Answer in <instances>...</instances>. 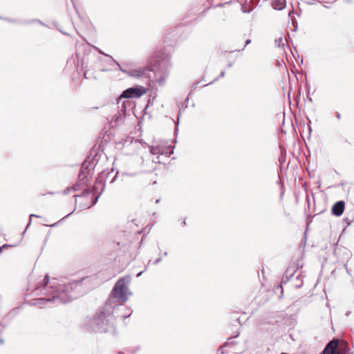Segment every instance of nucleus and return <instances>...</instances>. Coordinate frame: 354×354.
Returning <instances> with one entry per match:
<instances>
[{
	"mask_svg": "<svg viewBox=\"0 0 354 354\" xmlns=\"http://www.w3.org/2000/svg\"><path fill=\"white\" fill-rule=\"evenodd\" d=\"M251 43V39H248L245 41V46H246L247 45L250 44Z\"/></svg>",
	"mask_w": 354,
	"mask_h": 354,
	"instance_id": "15",
	"label": "nucleus"
},
{
	"mask_svg": "<svg viewBox=\"0 0 354 354\" xmlns=\"http://www.w3.org/2000/svg\"><path fill=\"white\" fill-rule=\"evenodd\" d=\"M44 298L35 299L32 304L42 306L48 305L49 307L66 304L72 301L77 295L76 289L81 286L80 281H72L59 282L57 279L49 281L48 275L44 279Z\"/></svg>",
	"mask_w": 354,
	"mask_h": 354,
	"instance_id": "1",
	"label": "nucleus"
},
{
	"mask_svg": "<svg viewBox=\"0 0 354 354\" xmlns=\"http://www.w3.org/2000/svg\"><path fill=\"white\" fill-rule=\"evenodd\" d=\"M94 175V165L91 162L85 161L82 165L78 177H92Z\"/></svg>",
	"mask_w": 354,
	"mask_h": 354,
	"instance_id": "9",
	"label": "nucleus"
},
{
	"mask_svg": "<svg viewBox=\"0 0 354 354\" xmlns=\"http://www.w3.org/2000/svg\"><path fill=\"white\" fill-rule=\"evenodd\" d=\"M336 117L338 120H339L341 118V115H340L339 113H338V112L336 113Z\"/></svg>",
	"mask_w": 354,
	"mask_h": 354,
	"instance_id": "16",
	"label": "nucleus"
},
{
	"mask_svg": "<svg viewBox=\"0 0 354 354\" xmlns=\"http://www.w3.org/2000/svg\"><path fill=\"white\" fill-rule=\"evenodd\" d=\"M301 286V284H298L296 286L297 288H300Z\"/></svg>",
	"mask_w": 354,
	"mask_h": 354,
	"instance_id": "23",
	"label": "nucleus"
},
{
	"mask_svg": "<svg viewBox=\"0 0 354 354\" xmlns=\"http://www.w3.org/2000/svg\"><path fill=\"white\" fill-rule=\"evenodd\" d=\"M142 272H139L138 274H137V277H140L141 274H142Z\"/></svg>",
	"mask_w": 354,
	"mask_h": 354,
	"instance_id": "22",
	"label": "nucleus"
},
{
	"mask_svg": "<svg viewBox=\"0 0 354 354\" xmlns=\"http://www.w3.org/2000/svg\"><path fill=\"white\" fill-rule=\"evenodd\" d=\"M344 205L345 203L342 201L335 203L332 208L333 214L337 216H341L344 212Z\"/></svg>",
	"mask_w": 354,
	"mask_h": 354,
	"instance_id": "10",
	"label": "nucleus"
},
{
	"mask_svg": "<svg viewBox=\"0 0 354 354\" xmlns=\"http://www.w3.org/2000/svg\"><path fill=\"white\" fill-rule=\"evenodd\" d=\"M338 344L339 341L337 339L331 340L326 344L325 348L321 354H342L344 352H348L349 353V351L346 348L342 350L339 349L337 352H335V351L337 348Z\"/></svg>",
	"mask_w": 354,
	"mask_h": 354,
	"instance_id": "8",
	"label": "nucleus"
},
{
	"mask_svg": "<svg viewBox=\"0 0 354 354\" xmlns=\"http://www.w3.org/2000/svg\"><path fill=\"white\" fill-rule=\"evenodd\" d=\"M159 201H160V199H158V200H156V203H159Z\"/></svg>",
	"mask_w": 354,
	"mask_h": 354,
	"instance_id": "26",
	"label": "nucleus"
},
{
	"mask_svg": "<svg viewBox=\"0 0 354 354\" xmlns=\"http://www.w3.org/2000/svg\"><path fill=\"white\" fill-rule=\"evenodd\" d=\"M225 75V72L224 71H222L220 76L221 77H223Z\"/></svg>",
	"mask_w": 354,
	"mask_h": 354,
	"instance_id": "20",
	"label": "nucleus"
},
{
	"mask_svg": "<svg viewBox=\"0 0 354 354\" xmlns=\"http://www.w3.org/2000/svg\"><path fill=\"white\" fill-rule=\"evenodd\" d=\"M130 315H131V313H130V314H129L128 315H123V316H122V318H123V319H125V318H127V317H129V316H130Z\"/></svg>",
	"mask_w": 354,
	"mask_h": 354,
	"instance_id": "18",
	"label": "nucleus"
},
{
	"mask_svg": "<svg viewBox=\"0 0 354 354\" xmlns=\"http://www.w3.org/2000/svg\"><path fill=\"white\" fill-rule=\"evenodd\" d=\"M118 171L115 173V174L113 176L114 178H116L117 177V174H118Z\"/></svg>",
	"mask_w": 354,
	"mask_h": 354,
	"instance_id": "24",
	"label": "nucleus"
},
{
	"mask_svg": "<svg viewBox=\"0 0 354 354\" xmlns=\"http://www.w3.org/2000/svg\"><path fill=\"white\" fill-rule=\"evenodd\" d=\"M147 88L142 86L129 88L124 90L120 95L118 101L121 100L122 98L140 97L147 93Z\"/></svg>",
	"mask_w": 354,
	"mask_h": 354,
	"instance_id": "6",
	"label": "nucleus"
},
{
	"mask_svg": "<svg viewBox=\"0 0 354 354\" xmlns=\"http://www.w3.org/2000/svg\"><path fill=\"white\" fill-rule=\"evenodd\" d=\"M286 0H273L272 6L274 10H281L286 6Z\"/></svg>",
	"mask_w": 354,
	"mask_h": 354,
	"instance_id": "11",
	"label": "nucleus"
},
{
	"mask_svg": "<svg viewBox=\"0 0 354 354\" xmlns=\"http://www.w3.org/2000/svg\"><path fill=\"white\" fill-rule=\"evenodd\" d=\"M33 216L39 217L37 215H35V214H31V215L30 216V219H31V218H32V217H33Z\"/></svg>",
	"mask_w": 354,
	"mask_h": 354,
	"instance_id": "19",
	"label": "nucleus"
},
{
	"mask_svg": "<svg viewBox=\"0 0 354 354\" xmlns=\"http://www.w3.org/2000/svg\"><path fill=\"white\" fill-rule=\"evenodd\" d=\"M346 315L348 316L349 315V313H346Z\"/></svg>",
	"mask_w": 354,
	"mask_h": 354,
	"instance_id": "27",
	"label": "nucleus"
},
{
	"mask_svg": "<svg viewBox=\"0 0 354 354\" xmlns=\"http://www.w3.org/2000/svg\"><path fill=\"white\" fill-rule=\"evenodd\" d=\"M227 346V344L226 345H224L223 346L219 348V351H221V353H225V348Z\"/></svg>",
	"mask_w": 354,
	"mask_h": 354,
	"instance_id": "14",
	"label": "nucleus"
},
{
	"mask_svg": "<svg viewBox=\"0 0 354 354\" xmlns=\"http://www.w3.org/2000/svg\"><path fill=\"white\" fill-rule=\"evenodd\" d=\"M114 311L113 309L106 310L104 306L99 314L86 322L85 324L86 330L94 333H106L113 330L115 317L113 315Z\"/></svg>",
	"mask_w": 354,
	"mask_h": 354,
	"instance_id": "4",
	"label": "nucleus"
},
{
	"mask_svg": "<svg viewBox=\"0 0 354 354\" xmlns=\"http://www.w3.org/2000/svg\"><path fill=\"white\" fill-rule=\"evenodd\" d=\"M124 115V112L122 113L118 112L117 114L114 115L110 121L112 127L116 126L118 122H121L123 120Z\"/></svg>",
	"mask_w": 354,
	"mask_h": 354,
	"instance_id": "12",
	"label": "nucleus"
},
{
	"mask_svg": "<svg viewBox=\"0 0 354 354\" xmlns=\"http://www.w3.org/2000/svg\"><path fill=\"white\" fill-rule=\"evenodd\" d=\"M131 278L129 276L118 280L105 304L106 310L109 311L111 309L115 310L127 301L129 296L131 295L128 287Z\"/></svg>",
	"mask_w": 354,
	"mask_h": 354,
	"instance_id": "3",
	"label": "nucleus"
},
{
	"mask_svg": "<svg viewBox=\"0 0 354 354\" xmlns=\"http://www.w3.org/2000/svg\"><path fill=\"white\" fill-rule=\"evenodd\" d=\"M160 258H158V259H156V261H154V263H155V264H157V263H158V262H160Z\"/></svg>",
	"mask_w": 354,
	"mask_h": 354,
	"instance_id": "17",
	"label": "nucleus"
},
{
	"mask_svg": "<svg viewBox=\"0 0 354 354\" xmlns=\"http://www.w3.org/2000/svg\"><path fill=\"white\" fill-rule=\"evenodd\" d=\"M275 44L277 46H281L284 45L283 39L282 37H279L275 39Z\"/></svg>",
	"mask_w": 354,
	"mask_h": 354,
	"instance_id": "13",
	"label": "nucleus"
},
{
	"mask_svg": "<svg viewBox=\"0 0 354 354\" xmlns=\"http://www.w3.org/2000/svg\"><path fill=\"white\" fill-rule=\"evenodd\" d=\"M104 189V182L103 178H78L77 183L71 188H67L64 190L66 194L71 189L73 191L83 190L84 194H93L95 196L92 205L96 203L98 198L102 193Z\"/></svg>",
	"mask_w": 354,
	"mask_h": 354,
	"instance_id": "5",
	"label": "nucleus"
},
{
	"mask_svg": "<svg viewBox=\"0 0 354 354\" xmlns=\"http://www.w3.org/2000/svg\"><path fill=\"white\" fill-rule=\"evenodd\" d=\"M150 151L154 155H165L166 156H169L174 152L173 149H169L166 142H160L155 146L151 147Z\"/></svg>",
	"mask_w": 354,
	"mask_h": 354,
	"instance_id": "7",
	"label": "nucleus"
},
{
	"mask_svg": "<svg viewBox=\"0 0 354 354\" xmlns=\"http://www.w3.org/2000/svg\"><path fill=\"white\" fill-rule=\"evenodd\" d=\"M252 10H243V12H250Z\"/></svg>",
	"mask_w": 354,
	"mask_h": 354,
	"instance_id": "21",
	"label": "nucleus"
},
{
	"mask_svg": "<svg viewBox=\"0 0 354 354\" xmlns=\"http://www.w3.org/2000/svg\"><path fill=\"white\" fill-rule=\"evenodd\" d=\"M1 250H2V248H1V247H0V252H1Z\"/></svg>",
	"mask_w": 354,
	"mask_h": 354,
	"instance_id": "28",
	"label": "nucleus"
},
{
	"mask_svg": "<svg viewBox=\"0 0 354 354\" xmlns=\"http://www.w3.org/2000/svg\"><path fill=\"white\" fill-rule=\"evenodd\" d=\"M278 183H280V184H281V183H282V182H281V178H279V182H278Z\"/></svg>",
	"mask_w": 354,
	"mask_h": 354,
	"instance_id": "25",
	"label": "nucleus"
},
{
	"mask_svg": "<svg viewBox=\"0 0 354 354\" xmlns=\"http://www.w3.org/2000/svg\"><path fill=\"white\" fill-rule=\"evenodd\" d=\"M104 55L107 57V62L109 65H117L120 71L127 73L131 77L145 80L149 86H153L155 82H158L160 86H163L169 73L171 64L168 59L158 62L157 71H154L147 67H139L130 69L129 71H124L111 56L106 54Z\"/></svg>",
	"mask_w": 354,
	"mask_h": 354,
	"instance_id": "2",
	"label": "nucleus"
}]
</instances>
